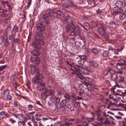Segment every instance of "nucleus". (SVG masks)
Here are the masks:
<instances>
[{"label":"nucleus","mask_w":126,"mask_h":126,"mask_svg":"<svg viewBox=\"0 0 126 126\" xmlns=\"http://www.w3.org/2000/svg\"><path fill=\"white\" fill-rule=\"evenodd\" d=\"M126 16V14L124 13H123L120 14L119 15V18L120 19L122 20L125 18Z\"/></svg>","instance_id":"7c9ffc66"},{"label":"nucleus","mask_w":126,"mask_h":126,"mask_svg":"<svg viewBox=\"0 0 126 126\" xmlns=\"http://www.w3.org/2000/svg\"><path fill=\"white\" fill-rule=\"evenodd\" d=\"M84 90L83 88H81L79 92V95H81L83 93Z\"/></svg>","instance_id":"864d4df0"},{"label":"nucleus","mask_w":126,"mask_h":126,"mask_svg":"<svg viewBox=\"0 0 126 126\" xmlns=\"http://www.w3.org/2000/svg\"><path fill=\"white\" fill-rule=\"evenodd\" d=\"M109 52L108 51L106 50L103 52L101 55L103 57H107L109 55Z\"/></svg>","instance_id":"c85d7f7f"},{"label":"nucleus","mask_w":126,"mask_h":126,"mask_svg":"<svg viewBox=\"0 0 126 126\" xmlns=\"http://www.w3.org/2000/svg\"><path fill=\"white\" fill-rule=\"evenodd\" d=\"M9 121H10L11 123L14 124L16 122V121L14 120L12 118L9 119Z\"/></svg>","instance_id":"6e6d98bb"},{"label":"nucleus","mask_w":126,"mask_h":126,"mask_svg":"<svg viewBox=\"0 0 126 126\" xmlns=\"http://www.w3.org/2000/svg\"><path fill=\"white\" fill-rule=\"evenodd\" d=\"M7 11L6 10H4L2 12L1 16H2L6 17L8 16V14L7 13Z\"/></svg>","instance_id":"72a5a7b5"},{"label":"nucleus","mask_w":126,"mask_h":126,"mask_svg":"<svg viewBox=\"0 0 126 126\" xmlns=\"http://www.w3.org/2000/svg\"><path fill=\"white\" fill-rule=\"evenodd\" d=\"M50 16L49 15V11L48 13L43 15L42 16V22L45 23L46 25L49 24L50 23L49 19Z\"/></svg>","instance_id":"1a4fd4ad"},{"label":"nucleus","mask_w":126,"mask_h":126,"mask_svg":"<svg viewBox=\"0 0 126 126\" xmlns=\"http://www.w3.org/2000/svg\"><path fill=\"white\" fill-rule=\"evenodd\" d=\"M99 115H98V116H97V121H100L101 123H102L104 120V118L102 117H101Z\"/></svg>","instance_id":"4c0bfd02"},{"label":"nucleus","mask_w":126,"mask_h":126,"mask_svg":"<svg viewBox=\"0 0 126 126\" xmlns=\"http://www.w3.org/2000/svg\"><path fill=\"white\" fill-rule=\"evenodd\" d=\"M120 78L118 82L120 83V84L119 85L117 84V82L115 81L116 83V86L118 88L121 87L122 88H124L125 87V85L124 83H123L124 81L125 78L123 76H120Z\"/></svg>","instance_id":"6e6552de"},{"label":"nucleus","mask_w":126,"mask_h":126,"mask_svg":"<svg viewBox=\"0 0 126 126\" xmlns=\"http://www.w3.org/2000/svg\"><path fill=\"white\" fill-rule=\"evenodd\" d=\"M85 62L82 59H80L78 61L79 65H77L78 68H76L74 70V73L78 76H79L81 74L80 72H82V70L86 68V66L84 64Z\"/></svg>","instance_id":"7ed1b4c3"},{"label":"nucleus","mask_w":126,"mask_h":126,"mask_svg":"<svg viewBox=\"0 0 126 126\" xmlns=\"http://www.w3.org/2000/svg\"><path fill=\"white\" fill-rule=\"evenodd\" d=\"M18 27L16 26H15L13 28L12 31H13V32L14 31L16 32H18Z\"/></svg>","instance_id":"49530a36"},{"label":"nucleus","mask_w":126,"mask_h":126,"mask_svg":"<svg viewBox=\"0 0 126 126\" xmlns=\"http://www.w3.org/2000/svg\"><path fill=\"white\" fill-rule=\"evenodd\" d=\"M122 47L121 46L120 47H118L117 50L118 52H119L121 51L122 50Z\"/></svg>","instance_id":"774afa93"},{"label":"nucleus","mask_w":126,"mask_h":126,"mask_svg":"<svg viewBox=\"0 0 126 126\" xmlns=\"http://www.w3.org/2000/svg\"><path fill=\"white\" fill-rule=\"evenodd\" d=\"M113 10L115 11L113 12L112 14L115 15H116L120 14L122 11V10L120 8L115 7L113 8Z\"/></svg>","instance_id":"aec40b11"},{"label":"nucleus","mask_w":126,"mask_h":126,"mask_svg":"<svg viewBox=\"0 0 126 126\" xmlns=\"http://www.w3.org/2000/svg\"><path fill=\"white\" fill-rule=\"evenodd\" d=\"M108 72L110 75V76L116 73L115 72V71L112 69H110L109 70Z\"/></svg>","instance_id":"c9c22d12"},{"label":"nucleus","mask_w":126,"mask_h":126,"mask_svg":"<svg viewBox=\"0 0 126 126\" xmlns=\"http://www.w3.org/2000/svg\"><path fill=\"white\" fill-rule=\"evenodd\" d=\"M43 39V35L39 33H37L35 36V41L32 44V46L35 49H41L42 48L41 46L45 44Z\"/></svg>","instance_id":"f257e3e1"},{"label":"nucleus","mask_w":126,"mask_h":126,"mask_svg":"<svg viewBox=\"0 0 126 126\" xmlns=\"http://www.w3.org/2000/svg\"><path fill=\"white\" fill-rule=\"evenodd\" d=\"M78 23L79 24L83 27L84 29L86 30H88L90 29V26L89 24L87 22H85L82 25L81 23H80L78 21Z\"/></svg>","instance_id":"2eb2a0df"},{"label":"nucleus","mask_w":126,"mask_h":126,"mask_svg":"<svg viewBox=\"0 0 126 126\" xmlns=\"http://www.w3.org/2000/svg\"><path fill=\"white\" fill-rule=\"evenodd\" d=\"M89 16H87L83 15L82 16V19L83 20H86L88 19Z\"/></svg>","instance_id":"09e8293b"},{"label":"nucleus","mask_w":126,"mask_h":126,"mask_svg":"<svg viewBox=\"0 0 126 126\" xmlns=\"http://www.w3.org/2000/svg\"><path fill=\"white\" fill-rule=\"evenodd\" d=\"M60 103L63 107V109H62V110H65L64 108L65 107L66 104V101L65 100H63L61 101Z\"/></svg>","instance_id":"c756f323"},{"label":"nucleus","mask_w":126,"mask_h":126,"mask_svg":"<svg viewBox=\"0 0 126 126\" xmlns=\"http://www.w3.org/2000/svg\"><path fill=\"white\" fill-rule=\"evenodd\" d=\"M102 12V10L98 9L96 11V13L97 14H101Z\"/></svg>","instance_id":"e2e57ef3"},{"label":"nucleus","mask_w":126,"mask_h":126,"mask_svg":"<svg viewBox=\"0 0 126 126\" xmlns=\"http://www.w3.org/2000/svg\"><path fill=\"white\" fill-rule=\"evenodd\" d=\"M39 75H36L33 78L32 81L34 84H37L39 82L40 79L43 78V77L41 75L39 74Z\"/></svg>","instance_id":"f8f14e48"},{"label":"nucleus","mask_w":126,"mask_h":126,"mask_svg":"<svg viewBox=\"0 0 126 126\" xmlns=\"http://www.w3.org/2000/svg\"><path fill=\"white\" fill-rule=\"evenodd\" d=\"M91 114L92 115V117L91 118H88L87 119V120L89 123L93 121L94 119L95 115L94 113H92Z\"/></svg>","instance_id":"a878e982"},{"label":"nucleus","mask_w":126,"mask_h":126,"mask_svg":"<svg viewBox=\"0 0 126 126\" xmlns=\"http://www.w3.org/2000/svg\"><path fill=\"white\" fill-rule=\"evenodd\" d=\"M110 119L108 118H106L103 123V124H106L107 125H110Z\"/></svg>","instance_id":"bb28decb"},{"label":"nucleus","mask_w":126,"mask_h":126,"mask_svg":"<svg viewBox=\"0 0 126 126\" xmlns=\"http://www.w3.org/2000/svg\"><path fill=\"white\" fill-rule=\"evenodd\" d=\"M75 121V123H80L82 122L81 120L78 119H77Z\"/></svg>","instance_id":"052dcab7"},{"label":"nucleus","mask_w":126,"mask_h":126,"mask_svg":"<svg viewBox=\"0 0 126 126\" xmlns=\"http://www.w3.org/2000/svg\"><path fill=\"white\" fill-rule=\"evenodd\" d=\"M3 4H6V5L8 6V9H9V10L11 11L12 9V8L9 5H8V2L7 1H4L3 2Z\"/></svg>","instance_id":"a19ab883"},{"label":"nucleus","mask_w":126,"mask_h":126,"mask_svg":"<svg viewBox=\"0 0 126 126\" xmlns=\"http://www.w3.org/2000/svg\"><path fill=\"white\" fill-rule=\"evenodd\" d=\"M45 83H40L38 85V86L37 87V89L38 90L41 91H43L45 90L46 93H47L48 92H47V91L49 90L46 89H45Z\"/></svg>","instance_id":"4468645a"},{"label":"nucleus","mask_w":126,"mask_h":126,"mask_svg":"<svg viewBox=\"0 0 126 126\" xmlns=\"http://www.w3.org/2000/svg\"><path fill=\"white\" fill-rule=\"evenodd\" d=\"M6 65H4L0 66V71H2L7 67Z\"/></svg>","instance_id":"a18cd8bd"},{"label":"nucleus","mask_w":126,"mask_h":126,"mask_svg":"<svg viewBox=\"0 0 126 126\" xmlns=\"http://www.w3.org/2000/svg\"><path fill=\"white\" fill-rule=\"evenodd\" d=\"M87 1L89 4L92 6H94L95 2L94 0H87Z\"/></svg>","instance_id":"e433bc0d"},{"label":"nucleus","mask_w":126,"mask_h":126,"mask_svg":"<svg viewBox=\"0 0 126 126\" xmlns=\"http://www.w3.org/2000/svg\"><path fill=\"white\" fill-rule=\"evenodd\" d=\"M118 64V63L115 61L111 60L110 62V64L112 67L115 68L117 66V65Z\"/></svg>","instance_id":"5701e85b"},{"label":"nucleus","mask_w":126,"mask_h":126,"mask_svg":"<svg viewBox=\"0 0 126 126\" xmlns=\"http://www.w3.org/2000/svg\"><path fill=\"white\" fill-rule=\"evenodd\" d=\"M18 126H24L25 124V122L23 121L18 122Z\"/></svg>","instance_id":"58836bf2"},{"label":"nucleus","mask_w":126,"mask_h":126,"mask_svg":"<svg viewBox=\"0 0 126 126\" xmlns=\"http://www.w3.org/2000/svg\"><path fill=\"white\" fill-rule=\"evenodd\" d=\"M26 84L28 87L29 88V86L31 84L30 82L29 81H27L26 82Z\"/></svg>","instance_id":"0e129e2a"},{"label":"nucleus","mask_w":126,"mask_h":126,"mask_svg":"<svg viewBox=\"0 0 126 126\" xmlns=\"http://www.w3.org/2000/svg\"><path fill=\"white\" fill-rule=\"evenodd\" d=\"M91 51L94 55H95L98 53V49L97 48H93L91 50Z\"/></svg>","instance_id":"393cba45"},{"label":"nucleus","mask_w":126,"mask_h":126,"mask_svg":"<svg viewBox=\"0 0 126 126\" xmlns=\"http://www.w3.org/2000/svg\"><path fill=\"white\" fill-rule=\"evenodd\" d=\"M64 96L66 98L68 99H70L71 97L70 95L67 94H65L64 95Z\"/></svg>","instance_id":"8fccbe9b"},{"label":"nucleus","mask_w":126,"mask_h":126,"mask_svg":"<svg viewBox=\"0 0 126 126\" xmlns=\"http://www.w3.org/2000/svg\"><path fill=\"white\" fill-rule=\"evenodd\" d=\"M89 63L91 65L94 67H97L98 65V64L97 63L94 61H90Z\"/></svg>","instance_id":"473e14b6"},{"label":"nucleus","mask_w":126,"mask_h":126,"mask_svg":"<svg viewBox=\"0 0 126 126\" xmlns=\"http://www.w3.org/2000/svg\"><path fill=\"white\" fill-rule=\"evenodd\" d=\"M20 40L18 38H15L14 40V41L16 43L18 44H20Z\"/></svg>","instance_id":"de8ad7c7"},{"label":"nucleus","mask_w":126,"mask_h":126,"mask_svg":"<svg viewBox=\"0 0 126 126\" xmlns=\"http://www.w3.org/2000/svg\"><path fill=\"white\" fill-rule=\"evenodd\" d=\"M89 124L87 122H84L82 123V126H88Z\"/></svg>","instance_id":"4d7b16f0"},{"label":"nucleus","mask_w":126,"mask_h":126,"mask_svg":"<svg viewBox=\"0 0 126 126\" xmlns=\"http://www.w3.org/2000/svg\"><path fill=\"white\" fill-rule=\"evenodd\" d=\"M65 21L66 22L67 25L66 28V32H68L71 30L74 29L75 27L76 22L74 19L71 18L70 16H68L65 18Z\"/></svg>","instance_id":"f03ea898"},{"label":"nucleus","mask_w":126,"mask_h":126,"mask_svg":"<svg viewBox=\"0 0 126 126\" xmlns=\"http://www.w3.org/2000/svg\"><path fill=\"white\" fill-rule=\"evenodd\" d=\"M31 61L33 63L36 64H38L40 62L39 58L38 57L32 58Z\"/></svg>","instance_id":"6ab92c4d"},{"label":"nucleus","mask_w":126,"mask_h":126,"mask_svg":"<svg viewBox=\"0 0 126 126\" xmlns=\"http://www.w3.org/2000/svg\"><path fill=\"white\" fill-rule=\"evenodd\" d=\"M79 57L80 58V59L83 60L84 62L86 61L85 59H86L87 56L85 55H79Z\"/></svg>","instance_id":"c03bdc74"},{"label":"nucleus","mask_w":126,"mask_h":126,"mask_svg":"<svg viewBox=\"0 0 126 126\" xmlns=\"http://www.w3.org/2000/svg\"><path fill=\"white\" fill-rule=\"evenodd\" d=\"M31 73L33 75L39 76L40 74L39 73L38 69L35 66H33L31 68Z\"/></svg>","instance_id":"9b49d317"},{"label":"nucleus","mask_w":126,"mask_h":126,"mask_svg":"<svg viewBox=\"0 0 126 126\" xmlns=\"http://www.w3.org/2000/svg\"><path fill=\"white\" fill-rule=\"evenodd\" d=\"M12 115L14 116L16 118L19 119V120L23 119L24 117L23 114L22 113L18 114L14 113L12 114Z\"/></svg>","instance_id":"a211bd4d"},{"label":"nucleus","mask_w":126,"mask_h":126,"mask_svg":"<svg viewBox=\"0 0 126 126\" xmlns=\"http://www.w3.org/2000/svg\"><path fill=\"white\" fill-rule=\"evenodd\" d=\"M56 14L60 17H62L64 16L63 13L60 10H58L57 8H53L52 10H49V15L50 16H53L54 14Z\"/></svg>","instance_id":"423d86ee"},{"label":"nucleus","mask_w":126,"mask_h":126,"mask_svg":"<svg viewBox=\"0 0 126 126\" xmlns=\"http://www.w3.org/2000/svg\"><path fill=\"white\" fill-rule=\"evenodd\" d=\"M82 51L84 53L86 54L88 52V50L87 48L83 50Z\"/></svg>","instance_id":"680f3d73"},{"label":"nucleus","mask_w":126,"mask_h":126,"mask_svg":"<svg viewBox=\"0 0 126 126\" xmlns=\"http://www.w3.org/2000/svg\"><path fill=\"white\" fill-rule=\"evenodd\" d=\"M64 126H72V123H65L64 124Z\"/></svg>","instance_id":"13d9d810"},{"label":"nucleus","mask_w":126,"mask_h":126,"mask_svg":"<svg viewBox=\"0 0 126 126\" xmlns=\"http://www.w3.org/2000/svg\"><path fill=\"white\" fill-rule=\"evenodd\" d=\"M110 77L112 80L115 81L117 79V75L116 73L110 76Z\"/></svg>","instance_id":"cd10ccee"},{"label":"nucleus","mask_w":126,"mask_h":126,"mask_svg":"<svg viewBox=\"0 0 126 126\" xmlns=\"http://www.w3.org/2000/svg\"><path fill=\"white\" fill-rule=\"evenodd\" d=\"M100 123L95 122L92 124V125L94 126H98L101 125Z\"/></svg>","instance_id":"603ef678"},{"label":"nucleus","mask_w":126,"mask_h":126,"mask_svg":"<svg viewBox=\"0 0 126 126\" xmlns=\"http://www.w3.org/2000/svg\"><path fill=\"white\" fill-rule=\"evenodd\" d=\"M32 54L34 56H39L40 54V52L38 50H34L32 52Z\"/></svg>","instance_id":"2f4dec72"},{"label":"nucleus","mask_w":126,"mask_h":126,"mask_svg":"<svg viewBox=\"0 0 126 126\" xmlns=\"http://www.w3.org/2000/svg\"><path fill=\"white\" fill-rule=\"evenodd\" d=\"M47 92H48V93L46 94V97L49 96V98L51 99L48 101V105L50 106L52 105L55 104V102H56V100L54 98L55 95L53 92L52 90H50L47 91Z\"/></svg>","instance_id":"20e7f679"},{"label":"nucleus","mask_w":126,"mask_h":126,"mask_svg":"<svg viewBox=\"0 0 126 126\" xmlns=\"http://www.w3.org/2000/svg\"><path fill=\"white\" fill-rule=\"evenodd\" d=\"M123 66L119 63H118V64H117V66H116V68L119 70H120L123 68Z\"/></svg>","instance_id":"79ce46f5"},{"label":"nucleus","mask_w":126,"mask_h":126,"mask_svg":"<svg viewBox=\"0 0 126 126\" xmlns=\"http://www.w3.org/2000/svg\"><path fill=\"white\" fill-rule=\"evenodd\" d=\"M105 29V27L101 26L98 28V31L102 37L107 39L108 38L109 35L108 33H106Z\"/></svg>","instance_id":"39448f33"},{"label":"nucleus","mask_w":126,"mask_h":126,"mask_svg":"<svg viewBox=\"0 0 126 126\" xmlns=\"http://www.w3.org/2000/svg\"><path fill=\"white\" fill-rule=\"evenodd\" d=\"M60 123V121L54 123V125L52 124H51V126H57L58 125V124H59Z\"/></svg>","instance_id":"5fc2aeb1"},{"label":"nucleus","mask_w":126,"mask_h":126,"mask_svg":"<svg viewBox=\"0 0 126 126\" xmlns=\"http://www.w3.org/2000/svg\"><path fill=\"white\" fill-rule=\"evenodd\" d=\"M81 73H82L83 74L89 75V74L90 72H92L94 71V70L92 68L90 67H87L86 66V68L82 70Z\"/></svg>","instance_id":"ddd939ff"},{"label":"nucleus","mask_w":126,"mask_h":126,"mask_svg":"<svg viewBox=\"0 0 126 126\" xmlns=\"http://www.w3.org/2000/svg\"><path fill=\"white\" fill-rule=\"evenodd\" d=\"M61 97V95L60 93H58L54 98L56 100V103H58L60 101V98Z\"/></svg>","instance_id":"b1692460"},{"label":"nucleus","mask_w":126,"mask_h":126,"mask_svg":"<svg viewBox=\"0 0 126 126\" xmlns=\"http://www.w3.org/2000/svg\"><path fill=\"white\" fill-rule=\"evenodd\" d=\"M120 62L119 63L123 66L126 65V61L123 59H121L120 60Z\"/></svg>","instance_id":"ea45409f"},{"label":"nucleus","mask_w":126,"mask_h":126,"mask_svg":"<svg viewBox=\"0 0 126 126\" xmlns=\"http://www.w3.org/2000/svg\"><path fill=\"white\" fill-rule=\"evenodd\" d=\"M16 32H15L12 31V34H11V35L13 36V37H14L15 38L16 35Z\"/></svg>","instance_id":"338daca9"},{"label":"nucleus","mask_w":126,"mask_h":126,"mask_svg":"<svg viewBox=\"0 0 126 126\" xmlns=\"http://www.w3.org/2000/svg\"><path fill=\"white\" fill-rule=\"evenodd\" d=\"M58 103H56L55 104V105L56 106V108L58 110L60 109L61 108L63 109V107L61 106L60 103L59 104H58Z\"/></svg>","instance_id":"37998d69"},{"label":"nucleus","mask_w":126,"mask_h":126,"mask_svg":"<svg viewBox=\"0 0 126 126\" xmlns=\"http://www.w3.org/2000/svg\"><path fill=\"white\" fill-rule=\"evenodd\" d=\"M101 112V110H98L95 111V113L97 116H98V115H99V116H100V113Z\"/></svg>","instance_id":"3c124183"},{"label":"nucleus","mask_w":126,"mask_h":126,"mask_svg":"<svg viewBox=\"0 0 126 126\" xmlns=\"http://www.w3.org/2000/svg\"><path fill=\"white\" fill-rule=\"evenodd\" d=\"M106 101H109V103H110L109 104H111V105H113L115 103L114 102H111V101H110L109 100V99H107L106 100Z\"/></svg>","instance_id":"69168bd1"},{"label":"nucleus","mask_w":126,"mask_h":126,"mask_svg":"<svg viewBox=\"0 0 126 126\" xmlns=\"http://www.w3.org/2000/svg\"><path fill=\"white\" fill-rule=\"evenodd\" d=\"M62 5L64 7L68 8L69 7L73 5V3L68 0H63L61 1Z\"/></svg>","instance_id":"0eeeda50"},{"label":"nucleus","mask_w":126,"mask_h":126,"mask_svg":"<svg viewBox=\"0 0 126 126\" xmlns=\"http://www.w3.org/2000/svg\"><path fill=\"white\" fill-rule=\"evenodd\" d=\"M44 24H45V23L42 22L37 24V30L40 31L44 30Z\"/></svg>","instance_id":"f3484780"},{"label":"nucleus","mask_w":126,"mask_h":126,"mask_svg":"<svg viewBox=\"0 0 126 126\" xmlns=\"http://www.w3.org/2000/svg\"><path fill=\"white\" fill-rule=\"evenodd\" d=\"M73 29H71L70 31L71 32L70 35L71 36H74L75 35H79L80 34V31L79 30H77L76 32H75L76 30V27Z\"/></svg>","instance_id":"dca6fc26"},{"label":"nucleus","mask_w":126,"mask_h":126,"mask_svg":"<svg viewBox=\"0 0 126 126\" xmlns=\"http://www.w3.org/2000/svg\"><path fill=\"white\" fill-rule=\"evenodd\" d=\"M108 24L109 26L113 28H116L118 26V25L116 23L113 21L110 22Z\"/></svg>","instance_id":"412c9836"},{"label":"nucleus","mask_w":126,"mask_h":126,"mask_svg":"<svg viewBox=\"0 0 126 126\" xmlns=\"http://www.w3.org/2000/svg\"><path fill=\"white\" fill-rule=\"evenodd\" d=\"M4 44L6 46H8L10 45V42L9 41L8 38L7 37L5 38L4 39Z\"/></svg>","instance_id":"f704fd0d"},{"label":"nucleus","mask_w":126,"mask_h":126,"mask_svg":"<svg viewBox=\"0 0 126 126\" xmlns=\"http://www.w3.org/2000/svg\"><path fill=\"white\" fill-rule=\"evenodd\" d=\"M3 98L7 100H10L12 99V96L10 95V91L8 89L4 91Z\"/></svg>","instance_id":"9d476101"},{"label":"nucleus","mask_w":126,"mask_h":126,"mask_svg":"<svg viewBox=\"0 0 126 126\" xmlns=\"http://www.w3.org/2000/svg\"><path fill=\"white\" fill-rule=\"evenodd\" d=\"M27 2L28 3V6L29 7L31 4V0H27Z\"/></svg>","instance_id":"bf43d9fd"},{"label":"nucleus","mask_w":126,"mask_h":126,"mask_svg":"<svg viewBox=\"0 0 126 126\" xmlns=\"http://www.w3.org/2000/svg\"><path fill=\"white\" fill-rule=\"evenodd\" d=\"M123 4V3L122 1H118L116 2L115 5L116 6V7L120 8L122 7Z\"/></svg>","instance_id":"4be33fe9"}]
</instances>
